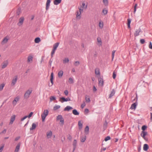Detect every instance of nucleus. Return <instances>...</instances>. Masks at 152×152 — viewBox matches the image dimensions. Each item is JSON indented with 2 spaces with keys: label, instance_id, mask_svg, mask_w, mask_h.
<instances>
[{
  "label": "nucleus",
  "instance_id": "nucleus-1",
  "mask_svg": "<svg viewBox=\"0 0 152 152\" xmlns=\"http://www.w3.org/2000/svg\"><path fill=\"white\" fill-rule=\"evenodd\" d=\"M48 110H45L43 114L42 115V121L43 122L45 121V119L46 116L48 115Z\"/></svg>",
  "mask_w": 152,
  "mask_h": 152
},
{
  "label": "nucleus",
  "instance_id": "nucleus-2",
  "mask_svg": "<svg viewBox=\"0 0 152 152\" xmlns=\"http://www.w3.org/2000/svg\"><path fill=\"white\" fill-rule=\"evenodd\" d=\"M32 91V90H28L24 94V98L26 99L28 98L29 97V95L31 93Z\"/></svg>",
  "mask_w": 152,
  "mask_h": 152
},
{
  "label": "nucleus",
  "instance_id": "nucleus-3",
  "mask_svg": "<svg viewBox=\"0 0 152 152\" xmlns=\"http://www.w3.org/2000/svg\"><path fill=\"white\" fill-rule=\"evenodd\" d=\"M57 120H60V122L61 123L62 125L64 124V119L62 116L61 115H58L56 118Z\"/></svg>",
  "mask_w": 152,
  "mask_h": 152
},
{
  "label": "nucleus",
  "instance_id": "nucleus-4",
  "mask_svg": "<svg viewBox=\"0 0 152 152\" xmlns=\"http://www.w3.org/2000/svg\"><path fill=\"white\" fill-rule=\"evenodd\" d=\"M70 99L69 97H67L66 98H65L64 97L60 98V101L62 103L64 102H67L68 101H70Z\"/></svg>",
  "mask_w": 152,
  "mask_h": 152
},
{
  "label": "nucleus",
  "instance_id": "nucleus-5",
  "mask_svg": "<svg viewBox=\"0 0 152 152\" xmlns=\"http://www.w3.org/2000/svg\"><path fill=\"white\" fill-rule=\"evenodd\" d=\"M17 80L18 77L17 76H16L12 80L11 85L12 86H14L16 84Z\"/></svg>",
  "mask_w": 152,
  "mask_h": 152
},
{
  "label": "nucleus",
  "instance_id": "nucleus-6",
  "mask_svg": "<svg viewBox=\"0 0 152 152\" xmlns=\"http://www.w3.org/2000/svg\"><path fill=\"white\" fill-rule=\"evenodd\" d=\"M8 64V62L7 60L4 61L2 64V68L3 69L6 68Z\"/></svg>",
  "mask_w": 152,
  "mask_h": 152
},
{
  "label": "nucleus",
  "instance_id": "nucleus-7",
  "mask_svg": "<svg viewBox=\"0 0 152 152\" xmlns=\"http://www.w3.org/2000/svg\"><path fill=\"white\" fill-rule=\"evenodd\" d=\"M20 99L18 96H17L12 101V104L14 106H15L17 104V102Z\"/></svg>",
  "mask_w": 152,
  "mask_h": 152
},
{
  "label": "nucleus",
  "instance_id": "nucleus-8",
  "mask_svg": "<svg viewBox=\"0 0 152 152\" xmlns=\"http://www.w3.org/2000/svg\"><path fill=\"white\" fill-rule=\"evenodd\" d=\"M99 84V86H102L104 84V81L103 79L101 77H99L98 79Z\"/></svg>",
  "mask_w": 152,
  "mask_h": 152
},
{
  "label": "nucleus",
  "instance_id": "nucleus-9",
  "mask_svg": "<svg viewBox=\"0 0 152 152\" xmlns=\"http://www.w3.org/2000/svg\"><path fill=\"white\" fill-rule=\"evenodd\" d=\"M51 2L50 0H47L46 5V10H48L49 8V7L50 6V4Z\"/></svg>",
  "mask_w": 152,
  "mask_h": 152
},
{
  "label": "nucleus",
  "instance_id": "nucleus-10",
  "mask_svg": "<svg viewBox=\"0 0 152 152\" xmlns=\"http://www.w3.org/2000/svg\"><path fill=\"white\" fill-rule=\"evenodd\" d=\"M15 117H16V116L15 115H14L11 116V118H10V124H11L13 123L14 121H15Z\"/></svg>",
  "mask_w": 152,
  "mask_h": 152
},
{
  "label": "nucleus",
  "instance_id": "nucleus-11",
  "mask_svg": "<svg viewBox=\"0 0 152 152\" xmlns=\"http://www.w3.org/2000/svg\"><path fill=\"white\" fill-rule=\"evenodd\" d=\"M8 40V39H7V37H4L1 42V44L2 45L5 44L7 42Z\"/></svg>",
  "mask_w": 152,
  "mask_h": 152
},
{
  "label": "nucleus",
  "instance_id": "nucleus-12",
  "mask_svg": "<svg viewBox=\"0 0 152 152\" xmlns=\"http://www.w3.org/2000/svg\"><path fill=\"white\" fill-rule=\"evenodd\" d=\"M52 135V133L51 131H50L48 132L47 133V137L48 138H49L51 137Z\"/></svg>",
  "mask_w": 152,
  "mask_h": 152
},
{
  "label": "nucleus",
  "instance_id": "nucleus-13",
  "mask_svg": "<svg viewBox=\"0 0 152 152\" xmlns=\"http://www.w3.org/2000/svg\"><path fill=\"white\" fill-rule=\"evenodd\" d=\"M141 31V29L140 28H139L137 29L135 32L134 34V35L135 37L138 36L139 34V33Z\"/></svg>",
  "mask_w": 152,
  "mask_h": 152
},
{
  "label": "nucleus",
  "instance_id": "nucleus-14",
  "mask_svg": "<svg viewBox=\"0 0 152 152\" xmlns=\"http://www.w3.org/2000/svg\"><path fill=\"white\" fill-rule=\"evenodd\" d=\"M73 109V108L69 106H67L64 109V111H69L70 110H72Z\"/></svg>",
  "mask_w": 152,
  "mask_h": 152
},
{
  "label": "nucleus",
  "instance_id": "nucleus-15",
  "mask_svg": "<svg viewBox=\"0 0 152 152\" xmlns=\"http://www.w3.org/2000/svg\"><path fill=\"white\" fill-rule=\"evenodd\" d=\"M89 127L88 126H87L85 129V133L86 134H88L89 133Z\"/></svg>",
  "mask_w": 152,
  "mask_h": 152
},
{
  "label": "nucleus",
  "instance_id": "nucleus-16",
  "mask_svg": "<svg viewBox=\"0 0 152 152\" xmlns=\"http://www.w3.org/2000/svg\"><path fill=\"white\" fill-rule=\"evenodd\" d=\"M61 0H54L53 1V3L54 5H57L61 2Z\"/></svg>",
  "mask_w": 152,
  "mask_h": 152
},
{
  "label": "nucleus",
  "instance_id": "nucleus-17",
  "mask_svg": "<svg viewBox=\"0 0 152 152\" xmlns=\"http://www.w3.org/2000/svg\"><path fill=\"white\" fill-rule=\"evenodd\" d=\"M53 73H51V75H50V81L51 82V83L52 84V85L51 86H52L53 84Z\"/></svg>",
  "mask_w": 152,
  "mask_h": 152
},
{
  "label": "nucleus",
  "instance_id": "nucleus-18",
  "mask_svg": "<svg viewBox=\"0 0 152 152\" xmlns=\"http://www.w3.org/2000/svg\"><path fill=\"white\" fill-rule=\"evenodd\" d=\"M20 144L18 143L17 145L15 151V152H18L20 149Z\"/></svg>",
  "mask_w": 152,
  "mask_h": 152
},
{
  "label": "nucleus",
  "instance_id": "nucleus-19",
  "mask_svg": "<svg viewBox=\"0 0 152 152\" xmlns=\"http://www.w3.org/2000/svg\"><path fill=\"white\" fill-rule=\"evenodd\" d=\"M80 140L82 142H84L86 139V136L85 135L81 137Z\"/></svg>",
  "mask_w": 152,
  "mask_h": 152
},
{
  "label": "nucleus",
  "instance_id": "nucleus-20",
  "mask_svg": "<svg viewBox=\"0 0 152 152\" xmlns=\"http://www.w3.org/2000/svg\"><path fill=\"white\" fill-rule=\"evenodd\" d=\"M137 104V103L136 102H135L134 103L131 105L130 108L132 109H135Z\"/></svg>",
  "mask_w": 152,
  "mask_h": 152
},
{
  "label": "nucleus",
  "instance_id": "nucleus-21",
  "mask_svg": "<svg viewBox=\"0 0 152 152\" xmlns=\"http://www.w3.org/2000/svg\"><path fill=\"white\" fill-rule=\"evenodd\" d=\"M24 20V18L23 17H21L20 18L19 22L18 23V25L19 26H20L22 24Z\"/></svg>",
  "mask_w": 152,
  "mask_h": 152
},
{
  "label": "nucleus",
  "instance_id": "nucleus-22",
  "mask_svg": "<svg viewBox=\"0 0 152 152\" xmlns=\"http://www.w3.org/2000/svg\"><path fill=\"white\" fill-rule=\"evenodd\" d=\"M147 134V132L145 131H142L141 134V136L142 137H144Z\"/></svg>",
  "mask_w": 152,
  "mask_h": 152
},
{
  "label": "nucleus",
  "instance_id": "nucleus-23",
  "mask_svg": "<svg viewBox=\"0 0 152 152\" xmlns=\"http://www.w3.org/2000/svg\"><path fill=\"white\" fill-rule=\"evenodd\" d=\"M33 57L31 56H29L28 57L27 62H30L32 61L33 60Z\"/></svg>",
  "mask_w": 152,
  "mask_h": 152
},
{
  "label": "nucleus",
  "instance_id": "nucleus-24",
  "mask_svg": "<svg viewBox=\"0 0 152 152\" xmlns=\"http://www.w3.org/2000/svg\"><path fill=\"white\" fill-rule=\"evenodd\" d=\"M148 146L147 144H144L143 148V149L144 151H147L148 149Z\"/></svg>",
  "mask_w": 152,
  "mask_h": 152
},
{
  "label": "nucleus",
  "instance_id": "nucleus-25",
  "mask_svg": "<svg viewBox=\"0 0 152 152\" xmlns=\"http://www.w3.org/2000/svg\"><path fill=\"white\" fill-rule=\"evenodd\" d=\"M115 94V91L114 89H113L110 94L109 95V98H111L112 96L114 95Z\"/></svg>",
  "mask_w": 152,
  "mask_h": 152
},
{
  "label": "nucleus",
  "instance_id": "nucleus-26",
  "mask_svg": "<svg viewBox=\"0 0 152 152\" xmlns=\"http://www.w3.org/2000/svg\"><path fill=\"white\" fill-rule=\"evenodd\" d=\"M36 127V125L34 123H33L32 125V127L30 129V130L34 129Z\"/></svg>",
  "mask_w": 152,
  "mask_h": 152
},
{
  "label": "nucleus",
  "instance_id": "nucleus-27",
  "mask_svg": "<svg viewBox=\"0 0 152 152\" xmlns=\"http://www.w3.org/2000/svg\"><path fill=\"white\" fill-rule=\"evenodd\" d=\"M59 42H57L56 43H55L54 45L53 46V49L55 50H56L58 47L59 45Z\"/></svg>",
  "mask_w": 152,
  "mask_h": 152
},
{
  "label": "nucleus",
  "instance_id": "nucleus-28",
  "mask_svg": "<svg viewBox=\"0 0 152 152\" xmlns=\"http://www.w3.org/2000/svg\"><path fill=\"white\" fill-rule=\"evenodd\" d=\"M72 113L75 115H79V113L76 109H74L72 110Z\"/></svg>",
  "mask_w": 152,
  "mask_h": 152
},
{
  "label": "nucleus",
  "instance_id": "nucleus-29",
  "mask_svg": "<svg viewBox=\"0 0 152 152\" xmlns=\"http://www.w3.org/2000/svg\"><path fill=\"white\" fill-rule=\"evenodd\" d=\"M63 72L62 71H60L58 73V76L59 77H61L63 75Z\"/></svg>",
  "mask_w": 152,
  "mask_h": 152
},
{
  "label": "nucleus",
  "instance_id": "nucleus-30",
  "mask_svg": "<svg viewBox=\"0 0 152 152\" xmlns=\"http://www.w3.org/2000/svg\"><path fill=\"white\" fill-rule=\"evenodd\" d=\"M69 61V59L68 58H65L63 60V63L64 64H65L66 63H68Z\"/></svg>",
  "mask_w": 152,
  "mask_h": 152
},
{
  "label": "nucleus",
  "instance_id": "nucleus-31",
  "mask_svg": "<svg viewBox=\"0 0 152 152\" xmlns=\"http://www.w3.org/2000/svg\"><path fill=\"white\" fill-rule=\"evenodd\" d=\"M80 12H79L78 11H77L76 12V17L77 18L80 19V16L81 14Z\"/></svg>",
  "mask_w": 152,
  "mask_h": 152
},
{
  "label": "nucleus",
  "instance_id": "nucleus-32",
  "mask_svg": "<svg viewBox=\"0 0 152 152\" xmlns=\"http://www.w3.org/2000/svg\"><path fill=\"white\" fill-rule=\"evenodd\" d=\"M78 125L79 129H81L82 127L83 124L81 123V121H79L78 122Z\"/></svg>",
  "mask_w": 152,
  "mask_h": 152
},
{
  "label": "nucleus",
  "instance_id": "nucleus-33",
  "mask_svg": "<svg viewBox=\"0 0 152 152\" xmlns=\"http://www.w3.org/2000/svg\"><path fill=\"white\" fill-rule=\"evenodd\" d=\"M41 41L39 37L36 38L34 40L35 42L36 43H38L39 42Z\"/></svg>",
  "mask_w": 152,
  "mask_h": 152
},
{
  "label": "nucleus",
  "instance_id": "nucleus-34",
  "mask_svg": "<svg viewBox=\"0 0 152 152\" xmlns=\"http://www.w3.org/2000/svg\"><path fill=\"white\" fill-rule=\"evenodd\" d=\"M95 73L96 75H100V72H99V69L96 68V69L95 70Z\"/></svg>",
  "mask_w": 152,
  "mask_h": 152
},
{
  "label": "nucleus",
  "instance_id": "nucleus-35",
  "mask_svg": "<svg viewBox=\"0 0 152 152\" xmlns=\"http://www.w3.org/2000/svg\"><path fill=\"white\" fill-rule=\"evenodd\" d=\"M60 107V106L59 105H56L53 107V110H56L57 109L59 108Z\"/></svg>",
  "mask_w": 152,
  "mask_h": 152
},
{
  "label": "nucleus",
  "instance_id": "nucleus-36",
  "mask_svg": "<svg viewBox=\"0 0 152 152\" xmlns=\"http://www.w3.org/2000/svg\"><path fill=\"white\" fill-rule=\"evenodd\" d=\"M99 26L100 28H102L103 26V22H99Z\"/></svg>",
  "mask_w": 152,
  "mask_h": 152
},
{
  "label": "nucleus",
  "instance_id": "nucleus-37",
  "mask_svg": "<svg viewBox=\"0 0 152 152\" xmlns=\"http://www.w3.org/2000/svg\"><path fill=\"white\" fill-rule=\"evenodd\" d=\"M107 10L105 9H104L102 10V12L104 15H106L107 13Z\"/></svg>",
  "mask_w": 152,
  "mask_h": 152
},
{
  "label": "nucleus",
  "instance_id": "nucleus-38",
  "mask_svg": "<svg viewBox=\"0 0 152 152\" xmlns=\"http://www.w3.org/2000/svg\"><path fill=\"white\" fill-rule=\"evenodd\" d=\"M103 2L105 6H107L108 5V0H103Z\"/></svg>",
  "mask_w": 152,
  "mask_h": 152
},
{
  "label": "nucleus",
  "instance_id": "nucleus-39",
  "mask_svg": "<svg viewBox=\"0 0 152 152\" xmlns=\"http://www.w3.org/2000/svg\"><path fill=\"white\" fill-rule=\"evenodd\" d=\"M80 64V62L79 61H76L75 62L74 64V65L75 66H77Z\"/></svg>",
  "mask_w": 152,
  "mask_h": 152
},
{
  "label": "nucleus",
  "instance_id": "nucleus-40",
  "mask_svg": "<svg viewBox=\"0 0 152 152\" xmlns=\"http://www.w3.org/2000/svg\"><path fill=\"white\" fill-rule=\"evenodd\" d=\"M56 98L54 96H51L50 97V101L51 102L53 100H56Z\"/></svg>",
  "mask_w": 152,
  "mask_h": 152
},
{
  "label": "nucleus",
  "instance_id": "nucleus-41",
  "mask_svg": "<svg viewBox=\"0 0 152 152\" xmlns=\"http://www.w3.org/2000/svg\"><path fill=\"white\" fill-rule=\"evenodd\" d=\"M69 82L71 84H72L74 83L73 79L71 77L69 78Z\"/></svg>",
  "mask_w": 152,
  "mask_h": 152
},
{
  "label": "nucleus",
  "instance_id": "nucleus-42",
  "mask_svg": "<svg viewBox=\"0 0 152 152\" xmlns=\"http://www.w3.org/2000/svg\"><path fill=\"white\" fill-rule=\"evenodd\" d=\"M76 145H77V141L76 140H74L73 141V147H76Z\"/></svg>",
  "mask_w": 152,
  "mask_h": 152
},
{
  "label": "nucleus",
  "instance_id": "nucleus-43",
  "mask_svg": "<svg viewBox=\"0 0 152 152\" xmlns=\"http://www.w3.org/2000/svg\"><path fill=\"white\" fill-rule=\"evenodd\" d=\"M56 50H55L54 49H53V50L51 52V57L52 58L53 57V55L55 53Z\"/></svg>",
  "mask_w": 152,
  "mask_h": 152
},
{
  "label": "nucleus",
  "instance_id": "nucleus-44",
  "mask_svg": "<svg viewBox=\"0 0 152 152\" xmlns=\"http://www.w3.org/2000/svg\"><path fill=\"white\" fill-rule=\"evenodd\" d=\"M4 85L3 84H2L0 85V91H2L4 87Z\"/></svg>",
  "mask_w": 152,
  "mask_h": 152
},
{
  "label": "nucleus",
  "instance_id": "nucleus-45",
  "mask_svg": "<svg viewBox=\"0 0 152 152\" xmlns=\"http://www.w3.org/2000/svg\"><path fill=\"white\" fill-rule=\"evenodd\" d=\"M147 126L145 125H143L142 127V131H144L147 128Z\"/></svg>",
  "mask_w": 152,
  "mask_h": 152
},
{
  "label": "nucleus",
  "instance_id": "nucleus-46",
  "mask_svg": "<svg viewBox=\"0 0 152 152\" xmlns=\"http://www.w3.org/2000/svg\"><path fill=\"white\" fill-rule=\"evenodd\" d=\"M110 138H110V137L109 136H107L105 137V138L104 139V140L105 141H108V140H110Z\"/></svg>",
  "mask_w": 152,
  "mask_h": 152
},
{
  "label": "nucleus",
  "instance_id": "nucleus-47",
  "mask_svg": "<svg viewBox=\"0 0 152 152\" xmlns=\"http://www.w3.org/2000/svg\"><path fill=\"white\" fill-rule=\"evenodd\" d=\"M88 96L87 95H86V102H89L90 101V100L89 97H88L87 98V97Z\"/></svg>",
  "mask_w": 152,
  "mask_h": 152
},
{
  "label": "nucleus",
  "instance_id": "nucleus-48",
  "mask_svg": "<svg viewBox=\"0 0 152 152\" xmlns=\"http://www.w3.org/2000/svg\"><path fill=\"white\" fill-rule=\"evenodd\" d=\"M115 50H113L112 52V60H113L114 57V54Z\"/></svg>",
  "mask_w": 152,
  "mask_h": 152
},
{
  "label": "nucleus",
  "instance_id": "nucleus-49",
  "mask_svg": "<svg viewBox=\"0 0 152 152\" xmlns=\"http://www.w3.org/2000/svg\"><path fill=\"white\" fill-rule=\"evenodd\" d=\"M137 4H135V5H134V13H135L136 12V7H137Z\"/></svg>",
  "mask_w": 152,
  "mask_h": 152
},
{
  "label": "nucleus",
  "instance_id": "nucleus-50",
  "mask_svg": "<svg viewBox=\"0 0 152 152\" xmlns=\"http://www.w3.org/2000/svg\"><path fill=\"white\" fill-rule=\"evenodd\" d=\"M140 42L142 44H143L145 42V40L144 39H141L140 40Z\"/></svg>",
  "mask_w": 152,
  "mask_h": 152
},
{
  "label": "nucleus",
  "instance_id": "nucleus-51",
  "mask_svg": "<svg viewBox=\"0 0 152 152\" xmlns=\"http://www.w3.org/2000/svg\"><path fill=\"white\" fill-rule=\"evenodd\" d=\"M7 131V130L6 129H4V130L2 131V132L1 133H0V134H5L6 133V132Z\"/></svg>",
  "mask_w": 152,
  "mask_h": 152
},
{
  "label": "nucleus",
  "instance_id": "nucleus-52",
  "mask_svg": "<svg viewBox=\"0 0 152 152\" xmlns=\"http://www.w3.org/2000/svg\"><path fill=\"white\" fill-rule=\"evenodd\" d=\"M116 74L115 73V72L114 71L113 72V78L114 79H115V78L116 77Z\"/></svg>",
  "mask_w": 152,
  "mask_h": 152
},
{
  "label": "nucleus",
  "instance_id": "nucleus-53",
  "mask_svg": "<svg viewBox=\"0 0 152 152\" xmlns=\"http://www.w3.org/2000/svg\"><path fill=\"white\" fill-rule=\"evenodd\" d=\"M33 114V113L32 112H31L28 115H27V117H28V118H30L31 116Z\"/></svg>",
  "mask_w": 152,
  "mask_h": 152
},
{
  "label": "nucleus",
  "instance_id": "nucleus-54",
  "mask_svg": "<svg viewBox=\"0 0 152 152\" xmlns=\"http://www.w3.org/2000/svg\"><path fill=\"white\" fill-rule=\"evenodd\" d=\"M97 40L98 42L99 43H100V45H101L102 43V41L101 39L98 38H97Z\"/></svg>",
  "mask_w": 152,
  "mask_h": 152
},
{
  "label": "nucleus",
  "instance_id": "nucleus-55",
  "mask_svg": "<svg viewBox=\"0 0 152 152\" xmlns=\"http://www.w3.org/2000/svg\"><path fill=\"white\" fill-rule=\"evenodd\" d=\"M68 93H69L68 91L67 90H66L64 91V93L65 94V95L66 96H67V95H68Z\"/></svg>",
  "mask_w": 152,
  "mask_h": 152
},
{
  "label": "nucleus",
  "instance_id": "nucleus-56",
  "mask_svg": "<svg viewBox=\"0 0 152 152\" xmlns=\"http://www.w3.org/2000/svg\"><path fill=\"white\" fill-rule=\"evenodd\" d=\"M27 118V115L25 116L23 118H21V121H23L24 120H25V119H26Z\"/></svg>",
  "mask_w": 152,
  "mask_h": 152
},
{
  "label": "nucleus",
  "instance_id": "nucleus-57",
  "mask_svg": "<svg viewBox=\"0 0 152 152\" xmlns=\"http://www.w3.org/2000/svg\"><path fill=\"white\" fill-rule=\"evenodd\" d=\"M149 47L150 48L152 49V44L151 42H150Z\"/></svg>",
  "mask_w": 152,
  "mask_h": 152
},
{
  "label": "nucleus",
  "instance_id": "nucleus-58",
  "mask_svg": "<svg viewBox=\"0 0 152 152\" xmlns=\"http://www.w3.org/2000/svg\"><path fill=\"white\" fill-rule=\"evenodd\" d=\"M127 24H130L131 22V20L129 19H127Z\"/></svg>",
  "mask_w": 152,
  "mask_h": 152
},
{
  "label": "nucleus",
  "instance_id": "nucleus-59",
  "mask_svg": "<svg viewBox=\"0 0 152 152\" xmlns=\"http://www.w3.org/2000/svg\"><path fill=\"white\" fill-rule=\"evenodd\" d=\"M79 12H80V13H81V12L83 11V8L81 7L80 8H79Z\"/></svg>",
  "mask_w": 152,
  "mask_h": 152
},
{
  "label": "nucleus",
  "instance_id": "nucleus-60",
  "mask_svg": "<svg viewBox=\"0 0 152 152\" xmlns=\"http://www.w3.org/2000/svg\"><path fill=\"white\" fill-rule=\"evenodd\" d=\"M4 146H1L0 148V152H1L3 149Z\"/></svg>",
  "mask_w": 152,
  "mask_h": 152
},
{
  "label": "nucleus",
  "instance_id": "nucleus-61",
  "mask_svg": "<svg viewBox=\"0 0 152 152\" xmlns=\"http://www.w3.org/2000/svg\"><path fill=\"white\" fill-rule=\"evenodd\" d=\"M93 90L94 91H95L97 90L96 88L94 86L93 87Z\"/></svg>",
  "mask_w": 152,
  "mask_h": 152
},
{
  "label": "nucleus",
  "instance_id": "nucleus-62",
  "mask_svg": "<svg viewBox=\"0 0 152 152\" xmlns=\"http://www.w3.org/2000/svg\"><path fill=\"white\" fill-rule=\"evenodd\" d=\"M88 111H89L88 110L87 108L85 109V113H88Z\"/></svg>",
  "mask_w": 152,
  "mask_h": 152
},
{
  "label": "nucleus",
  "instance_id": "nucleus-63",
  "mask_svg": "<svg viewBox=\"0 0 152 152\" xmlns=\"http://www.w3.org/2000/svg\"><path fill=\"white\" fill-rule=\"evenodd\" d=\"M52 61L51 60V59H50V61H49V64L50 65V66H51V63H52Z\"/></svg>",
  "mask_w": 152,
  "mask_h": 152
},
{
  "label": "nucleus",
  "instance_id": "nucleus-64",
  "mask_svg": "<svg viewBox=\"0 0 152 152\" xmlns=\"http://www.w3.org/2000/svg\"><path fill=\"white\" fill-rule=\"evenodd\" d=\"M20 138V137H16L15 139V141H17V140H18Z\"/></svg>",
  "mask_w": 152,
  "mask_h": 152
}]
</instances>
